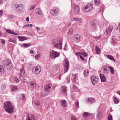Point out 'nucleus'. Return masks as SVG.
<instances>
[{"label": "nucleus", "instance_id": "nucleus-1", "mask_svg": "<svg viewBox=\"0 0 120 120\" xmlns=\"http://www.w3.org/2000/svg\"><path fill=\"white\" fill-rule=\"evenodd\" d=\"M52 44L53 47L60 49H62V40L61 38L57 40H53L52 41Z\"/></svg>", "mask_w": 120, "mask_h": 120}, {"label": "nucleus", "instance_id": "nucleus-2", "mask_svg": "<svg viewBox=\"0 0 120 120\" xmlns=\"http://www.w3.org/2000/svg\"><path fill=\"white\" fill-rule=\"evenodd\" d=\"M4 107L6 111L9 113H11L13 112V107L11 102L8 101L5 103Z\"/></svg>", "mask_w": 120, "mask_h": 120}, {"label": "nucleus", "instance_id": "nucleus-3", "mask_svg": "<svg viewBox=\"0 0 120 120\" xmlns=\"http://www.w3.org/2000/svg\"><path fill=\"white\" fill-rule=\"evenodd\" d=\"M93 8L92 4L91 3H89L82 8V10L84 12H87L91 11Z\"/></svg>", "mask_w": 120, "mask_h": 120}, {"label": "nucleus", "instance_id": "nucleus-4", "mask_svg": "<svg viewBox=\"0 0 120 120\" xmlns=\"http://www.w3.org/2000/svg\"><path fill=\"white\" fill-rule=\"evenodd\" d=\"M60 11V10L58 7H55L51 10L50 13L52 15L56 16L58 15Z\"/></svg>", "mask_w": 120, "mask_h": 120}, {"label": "nucleus", "instance_id": "nucleus-5", "mask_svg": "<svg viewBox=\"0 0 120 120\" xmlns=\"http://www.w3.org/2000/svg\"><path fill=\"white\" fill-rule=\"evenodd\" d=\"M3 64L5 68L8 70L10 69L12 66L10 61L7 59L4 60Z\"/></svg>", "mask_w": 120, "mask_h": 120}, {"label": "nucleus", "instance_id": "nucleus-6", "mask_svg": "<svg viewBox=\"0 0 120 120\" xmlns=\"http://www.w3.org/2000/svg\"><path fill=\"white\" fill-rule=\"evenodd\" d=\"M41 68L39 66L34 67L33 68L32 71L35 74L37 75L39 74L41 71Z\"/></svg>", "mask_w": 120, "mask_h": 120}, {"label": "nucleus", "instance_id": "nucleus-7", "mask_svg": "<svg viewBox=\"0 0 120 120\" xmlns=\"http://www.w3.org/2000/svg\"><path fill=\"white\" fill-rule=\"evenodd\" d=\"M51 57L52 59H55L59 57L60 55V53L57 52L52 50L50 52Z\"/></svg>", "mask_w": 120, "mask_h": 120}, {"label": "nucleus", "instance_id": "nucleus-8", "mask_svg": "<svg viewBox=\"0 0 120 120\" xmlns=\"http://www.w3.org/2000/svg\"><path fill=\"white\" fill-rule=\"evenodd\" d=\"M14 6L15 8L18 9V12L19 13H20V12L23 11V7L22 4H20L17 5L16 4H15Z\"/></svg>", "mask_w": 120, "mask_h": 120}, {"label": "nucleus", "instance_id": "nucleus-9", "mask_svg": "<svg viewBox=\"0 0 120 120\" xmlns=\"http://www.w3.org/2000/svg\"><path fill=\"white\" fill-rule=\"evenodd\" d=\"M64 73L67 72L69 69V63L67 60H65L64 63Z\"/></svg>", "mask_w": 120, "mask_h": 120}, {"label": "nucleus", "instance_id": "nucleus-10", "mask_svg": "<svg viewBox=\"0 0 120 120\" xmlns=\"http://www.w3.org/2000/svg\"><path fill=\"white\" fill-rule=\"evenodd\" d=\"M91 80L93 85H95L96 83L98 82L100 80L98 77L94 76H93L91 77Z\"/></svg>", "mask_w": 120, "mask_h": 120}, {"label": "nucleus", "instance_id": "nucleus-11", "mask_svg": "<svg viewBox=\"0 0 120 120\" xmlns=\"http://www.w3.org/2000/svg\"><path fill=\"white\" fill-rule=\"evenodd\" d=\"M26 120H37V119L34 115L29 114H27Z\"/></svg>", "mask_w": 120, "mask_h": 120}, {"label": "nucleus", "instance_id": "nucleus-12", "mask_svg": "<svg viewBox=\"0 0 120 120\" xmlns=\"http://www.w3.org/2000/svg\"><path fill=\"white\" fill-rule=\"evenodd\" d=\"M35 12L36 15L39 18H41L43 17L41 9L38 8L36 9Z\"/></svg>", "mask_w": 120, "mask_h": 120}, {"label": "nucleus", "instance_id": "nucleus-13", "mask_svg": "<svg viewBox=\"0 0 120 120\" xmlns=\"http://www.w3.org/2000/svg\"><path fill=\"white\" fill-rule=\"evenodd\" d=\"M71 79L72 81L74 82L75 83H77L78 82V79L77 78L76 76V74H71Z\"/></svg>", "mask_w": 120, "mask_h": 120}, {"label": "nucleus", "instance_id": "nucleus-14", "mask_svg": "<svg viewBox=\"0 0 120 120\" xmlns=\"http://www.w3.org/2000/svg\"><path fill=\"white\" fill-rule=\"evenodd\" d=\"M113 27L111 25H109L107 28L106 30V32L107 34H109L111 32L113 29Z\"/></svg>", "mask_w": 120, "mask_h": 120}, {"label": "nucleus", "instance_id": "nucleus-15", "mask_svg": "<svg viewBox=\"0 0 120 120\" xmlns=\"http://www.w3.org/2000/svg\"><path fill=\"white\" fill-rule=\"evenodd\" d=\"M74 42L76 43L79 42V41L80 36L78 34H76L74 36Z\"/></svg>", "mask_w": 120, "mask_h": 120}, {"label": "nucleus", "instance_id": "nucleus-16", "mask_svg": "<svg viewBox=\"0 0 120 120\" xmlns=\"http://www.w3.org/2000/svg\"><path fill=\"white\" fill-rule=\"evenodd\" d=\"M51 86L52 85L50 84L46 85L44 87V90L47 92H48L50 90Z\"/></svg>", "mask_w": 120, "mask_h": 120}, {"label": "nucleus", "instance_id": "nucleus-17", "mask_svg": "<svg viewBox=\"0 0 120 120\" xmlns=\"http://www.w3.org/2000/svg\"><path fill=\"white\" fill-rule=\"evenodd\" d=\"M73 7L74 8L75 13L77 14L79 12V7L75 4H74L73 6Z\"/></svg>", "mask_w": 120, "mask_h": 120}, {"label": "nucleus", "instance_id": "nucleus-18", "mask_svg": "<svg viewBox=\"0 0 120 120\" xmlns=\"http://www.w3.org/2000/svg\"><path fill=\"white\" fill-rule=\"evenodd\" d=\"M97 25L94 22H92L91 24V29L92 30H96Z\"/></svg>", "mask_w": 120, "mask_h": 120}, {"label": "nucleus", "instance_id": "nucleus-19", "mask_svg": "<svg viewBox=\"0 0 120 120\" xmlns=\"http://www.w3.org/2000/svg\"><path fill=\"white\" fill-rule=\"evenodd\" d=\"M62 91L61 93L63 95H66L67 94L66 89L65 86H63L61 87Z\"/></svg>", "mask_w": 120, "mask_h": 120}, {"label": "nucleus", "instance_id": "nucleus-20", "mask_svg": "<svg viewBox=\"0 0 120 120\" xmlns=\"http://www.w3.org/2000/svg\"><path fill=\"white\" fill-rule=\"evenodd\" d=\"M87 101V102L91 104L95 102V99L94 98L90 97L88 98Z\"/></svg>", "mask_w": 120, "mask_h": 120}, {"label": "nucleus", "instance_id": "nucleus-21", "mask_svg": "<svg viewBox=\"0 0 120 120\" xmlns=\"http://www.w3.org/2000/svg\"><path fill=\"white\" fill-rule=\"evenodd\" d=\"M100 76L101 79V82H105L106 81V79L104 75L101 74H100Z\"/></svg>", "mask_w": 120, "mask_h": 120}, {"label": "nucleus", "instance_id": "nucleus-22", "mask_svg": "<svg viewBox=\"0 0 120 120\" xmlns=\"http://www.w3.org/2000/svg\"><path fill=\"white\" fill-rule=\"evenodd\" d=\"M61 105L63 107H66L67 105L66 101L64 100H61L60 101Z\"/></svg>", "mask_w": 120, "mask_h": 120}, {"label": "nucleus", "instance_id": "nucleus-23", "mask_svg": "<svg viewBox=\"0 0 120 120\" xmlns=\"http://www.w3.org/2000/svg\"><path fill=\"white\" fill-rule=\"evenodd\" d=\"M18 38L19 39V41H23L28 39L25 36H18Z\"/></svg>", "mask_w": 120, "mask_h": 120}, {"label": "nucleus", "instance_id": "nucleus-24", "mask_svg": "<svg viewBox=\"0 0 120 120\" xmlns=\"http://www.w3.org/2000/svg\"><path fill=\"white\" fill-rule=\"evenodd\" d=\"M108 67H107L106 66H105L104 67L103 71L105 74H107L109 73V71L108 70Z\"/></svg>", "mask_w": 120, "mask_h": 120}, {"label": "nucleus", "instance_id": "nucleus-25", "mask_svg": "<svg viewBox=\"0 0 120 120\" xmlns=\"http://www.w3.org/2000/svg\"><path fill=\"white\" fill-rule=\"evenodd\" d=\"M6 31L7 32L12 34H14L16 35H19V34L14 32L12 30L10 29H6Z\"/></svg>", "mask_w": 120, "mask_h": 120}, {"label": "nucleus", "instance_id": "nucleus-26", "mask_svg": "<svg viewBox=\"0 0 120 120\" xmlns=\"http://www.w3.org/2000/svg\"><path fill=\"white\" fill-rule=\"evenodd\" d=\"M103 114L101 111H98L97 113V117L99 119H101L102 117Z\"/></svg>", "mask_w": 120, "mask_h": 120}, {"label": "nucleus", "instance_id": "nucleus-27", "mask_svg": "<svg viewBox=\"0 0 120 120\" xmlns=\"http://www.w3.org/2000/svg\"><path fill=\"white\" fill-rule=\"evenodd\" d=\"M95 49L96 53L97 54H100L101 53V50L96 45Z\"/></svg>", "mask_w": 120, "mask_h": 120}, {"label": "nucleus", "instance_id": "nucleus-28", "mask_svg": "<svg viewBox=\"0 0 120 120\" xmlns=\"http://www.w3.org/2000/svg\"><path fill=\"white\" fill-rule=\"evenodd\" d=\"M82 19L81 18H75L74 19V21H78L79 22V24L80 25L82 23Z\"/></svg>", "mask_w": 120, "mask_h": 120}, {"label": "nucleus", "instance_id": "nucleus-29", "mask_svg": "<svg viewBox=\"0 0 120 120\" xmlns=\"http://www.w3.org/2000/svg\"><path fill=\"white\" fill-rule=\"evenodd\" d=\"M11 91H17L18 90V88L16 86H11Z\"/></svg>", "mask_w": 120, "mask_h": 120}, {"label": "nucleus", "instance_id": "nucleus-30", "mask_svg": "<svg viewBox=\"0 0 120 120\" xmlns=\"http://www.w3.org/2000/svg\"><path fill=\"white\" fill-rule=\"evenodd\" d=\"M91 114H90L87 112H84L82 115V116L85 118H86L89 116H90Z\"/></svg>", "mask_w": 120, "mask_h": 120}, {"label": "nucleus", "instance_id": "nucleus-31", "mask_svg": "<svg viewBox=\"0 0 120 120\" xmlns=\"http://www.w3.org/2000/svg\"><path fill=\"white\" fill-rule=\"evenodd\" d=\"M9 39V42H11L15 44H16V41L15 39L12 38H10Z\"/></svg>", "mask_w": 120, "mask_h": 120}, {"label": "nucleus", "instance_id": "nucleus-32", "mask_svg": "<svg viewBox=\"0 0 120 120\" xmlns=\"http://www.w3.org/2000/svg\"><path fill=\"white\" fill-rule=\"evenodd\" d=\"M108 67L109 68V70L111 73L112 74H114V70L113 68L111 66H108Z\"/></svg>", "mask_w": 120, "mask_h": 120}, {"label": "nucleus", "instance_id": "nucleus-33", "mask_svg": "<svg viewBox=\"0 0 120 120\" xmlns=\"http://www.w3.org/2000/svg\"><path fill=\"white\" fill-rule=\"evenodd\" d=\"M83 74L85 77H86L89 74V71L88 70H85L84 71Z\"/></svg>", "mask_w": 120, "mask_h": 120}, {"label": "nucleus", "instance_id": "nucleus-34", "mask_svg": "<svg viewBox=\"0 0 120 120\" xmlns=\"http://www.w3.org/2000/svg\"><path fill=\"white\" fill-rule=\"evenodd\" d=\"M107 57L109 59L112 60L113 61L115 62V60L113 57L111 55H107Z\"/></svg>", "mask_w": 120, "mask_h": 120}, {"label": "nucleus", "instance_id": "nucleus-35", "mask_svg": "<svg viewBox=\"0 0 120 120\" xmlns=\"http://www.w3.org/2000/svg\"><path fill=\"white\" fill-rule=\"evenodd\" d=\"M20 74L21 76L24 75L25 73V71L24 69V68L22 67V68L20 69Z\"/></svg>", "mask_w": 120, "mask_h": 120}, {"label": "nucleus", "instance_id": "nucleus-36", "mask_svg": "<svg viewBox=\"0 0 120 120\" xmlns=\"http://www.w3.org/2000/svg\"><path fill=\"white\" fill-rule=\"evenodd\" d=\"M73 30L71 28L69 29L68 31V34L69 35H72Z\"/></svg>", "mask_w": 120, "mask_h": 120}, {"label": "nucleus", "instance_id": "nucleus-37", "mask_svg": "<svg viewBox=\"0 0 120 120\" xmlns=\"http://www.w3.org/2000/svg\"><path fill=\"white\" fill-rule=\"evenodd\" d=\"M30 45V43H24L22 44V46L25 48H27L29 47Z\"/></svg>", "mask_w": 120, "mask_h": 120}, {"label": "nucleus", "instance_id": "nucleus-38", "mask_svg": "<svg viewBox=\"0 0 120 120\" xmlns=\"http://www.w3.org/2000/svg\"><path fill=\"white\" fill-rule=\"evenodd\" d=\"M4 70L3 67L0 65V73H2L4 72Z\"/></svg>", "mask_w": 120, "mask_h": 120}, {"label": "nucleus", "instance_id": "nucleus-39", "mask_svg": "<svg viewBox=\"0 0 120 120\" xmlns=\"http://www.w3.org/2000/svg\"><path fill=\"white\" fill-rule=\"evenodd\" d=\"M95 5L97 6H98L100 3V0H94Z\"/></svg>", "mask_w": 120, "mask_h": 120}, {"label": "nucleus", "instance_id": "nucleus-40", "mask_svg": "<svg viewBox=\"0 0 120 120\" xmlns=\"http://www.w3.org/2000/svg\"><path fill=\"white\" fill-rule=\"evenodd\" d=\"M114 102L115 103L117 104L119 102V101L116 97H114Z\"/></svg>", "mask_w": 120, "mask_h": 120}, {"label": "nucleus", "instance_id": "nucleus-41", "mask_svg": "<svg viewBox=\"0 0 120 120\" xmlns=\"http://www.w3.org/2000/svg\"><path fill=\"white\" fill-rule=\"evenodd\" d=\"M60 65V64L58 63L55 65V67L56 69V70L57 71L59 69V68Z\"/></svg>", "mask_w": 120, "mask_h": 120}, {"label": "nucleus", "instance_id": "nucleus-42", "mask_svg": "<svg viewBox=\"0 0 120 120\" xmlns=\"http://www.w3.org/2000/svg\"><path fill=\"white\" fill-rule=\"evenodd\" d=\"M36 83L34 81H32L30 83V85L33 87H34L36 86Z\"/></svg>", "mask_w": 120, "mask_h": 120}, {"label": "nucleus", "instance_id": "nucleus-43", "mask_svg": "<svg viewBox=\"0 0 120 120\" xmlns=\"http://www.w3.org/2000/svg\"><path fill=\"white\" fill-rule=\"evenodd\" d=\"M34 102L35 104L37 106H38L40 105V102L38 100H36Z\"/></svg>", "mask_w": 120, "mask_h": 120}, {"label": "nucleus", "instance_id": "nucleus-44", "mask_svg": "<svg viewBox=\"0 0 120 120\" xmlns=\"http://www.w3.org/2000/svg\"><path fill=\"white\" fill-rule=\"evenodd\" d=\"M35 5H33L30 6V8L29 9V10H32L33 9H34L35 7Z\"/></svg>", "mask_w": 120, "mask_h": 120}, {"label": "nucleus", "instance_id": "nucleus-45", "mask_svg": "<svg viewBox=\"0 0 120 120\" xmlns=\"http://www.w3.org/2000/svg\"><path fill=\"white\" fill-rule=\"evenodd\" d=\"M79 103L78 101H76L75 103V106L76 109L79 108Z\"/></svg>", "mask_w": 120, "mask_h": 120}, {"label": "nucleus", "instance_id": "nucleus-46", "mask_svg": "<svg viewBox=\"0 0 120 120\" xmlns=\"http://www.w3.org/2000/svg\"><path fill=\"white\" fill-rule=\"evenodd\" d=\"M112 116L109 114L108 116V120H112Z\"/></svg>", "mask_w": 120, "mask_h": 120}, {"label": "nucleus", "instance_id": "nucleus-47", "mask_svg": "<svg viewBox=\"0 0 120 120\" xmlns=\"http://www.w3.org/2000/svg\"><path fill=\"white\" fill-rule=\"evenodd\" d=\"M20 98H21V100H23L25 98V96L24 95H21L20 96Z\"/></svg>", "mask_w": 120, "mask_h": 120}, {"label": "nucleus", "instance_id": "nucleus-48", "mask_svg": "<svg viewBox=\"0 0 120 120\" xmlns=\"http://www.w3.org/2000/svg\"><path fill=\"white\" fill-rule=\"evenodd\" d=\"M14 80L17 82H19V81L18 79L17 78H15L14 79Z\"/></svg>", "mask_w": 120, "mask_h": 120}, {"label": "nucleus", "instance_id": "nucleus-49", "mask_svg": "<svg viewBox=\"0 0 120 120\" xmlns=\"http://www.w3.org/2000/svg\"><path fill=\"white\" fill-rule=\"evenodd\" d=\"M81 54H82L84 56L86 57L87 55V54L86 53L82 52L81 53Z\"/></svg>", "mask_w": 120, "mask_h": 120}, {"label": "nucleus", "instance_id": "nucleus-50", "mask_svg": "<svg viewBox=\"0 0 120 120\" xmlns=\"http://www.w3.org/2000/svg\"><path fill=\"white\" fill-rule=\"evenodd\" d=\"M39 56V55L38 54L35 55V57L36 59H38Z\"/></svg>", "mask_w": 120, "mask_h": 120}, {"label": "nucleus", "instance_id": "nucleus-51", "mask_svg": "<svg viewBox=\"0 0 120 120\" xmlns=\"http://www.w3.org/2000/svg\"><path fill=\"white\" fill-rule=\"evenodd\" d=\"M35 52L34 50H31L30 52V54H34Z\"/></svg>", "mask_w": 120, "mask_h": 120}, {"label": "nucleus", "instance_id": "nucleus-52", "mask_svg": "<svg viewBox=\"0 0 120 120\" xmlns=\"http://www.w3.org/2000/svg\"><path fill=\"white\" fill-rule=\"evenodd\" d=\"M20 79L23 82H25V80L22 77L20 78Z\"/></svg>", "mask_w": 120, "mask_h": 120}, {"label": "nucleus", "instance_id": "nucleus-53", "mask_svg": "<svg viewBox=\"0 0 120 120\" xmlns=\"http://www.w3.org/2000/svg\"><path fill=\"white\" fill-rule=\"evenodd\" d=\"M73 88L75 90H76L77 89V87L74 84L73 85Z\"/></svg>", "mask_w": 120, "mask_h": 120}, {"label": "nucleus", "instance_id": "nucleus-54", "mask_svg": "<svg viewBox=\"0 0 120 120\" xmlns=\"http://www.w3.org/2000/svg\"><path fill=\"white\" fill-rule=\"evenodd\" d=\"M71 120H77L76 119L75 117L74 116H72L71 118Z\"/></svg>", "mask_w": 120, "mask_h": 120}, {"label": "nucleus", "instance_id": "nucleus-55", "mask_svg": "<svg viewBox=\"0 0 120 120\" xmlns=\"http://www.w3.org/2000/svg\"><path fill=\"white\" fill-rule=\"evenodd\" d=\"M3 14V11L2 10H0V17H1Z\"/></svg>", "mask_w": 120, "mask_h": 120}, {"label": "nucleus", "instance_id": "nucleus-56", "mask_svg": "<svg viewBox=\"0 0 120 120\" xmlns=\"http://www.w3.org/2000/svg\"><path fill=\"white\" fill-rule=\"evenodd\" d=\"M79 56L80 57V58L82 60L84 61V59L83 57H82L81 55H79Z\"/></svg>", "mask_w": 120, "mask_h": 120}, {"label": "nucleus", "instance_id": "nucleus-57", "mask_svg": "<svg viewBox=\"0 0 120 120\" xmlns=\"http://www.w3.org/2000/svg\"><path fill=\"white\" fill-rule=\"evenodd\" d=\"M81 53L80 52H77L75 53V55L77 56H78L80 54H81Z\"/></svg>", "mask_w": 120, "mask_h": 120}, {"label": "nucleus", "instance_id": "nucleus-58", "mask_svg": "<svg viewBox=\"0 0 120 120\" xmlns=\"http://www.w3.org/2000/svg\"><path fill=\"white\" fill-rule=\"evenodd\" d=\"M1 42L3 44H5V41L4 40H3L2 41H1Z\"/></svg>", "mask_w": 120, "mask_h": 120}, {"label": "nucleus", "instance_id": "nucleus-59", "mask_svg": "<svg viewBox=\"0 0 120 120\" xmlns=\"http://www.w3.org/2000/svg\"><path fill=\"white\" fill-rule=\"evenodd\" d=\"M37 29V31H39L40 30V28L38 27H36Z\"/></svg>", "mask_w": 120, "mask_h": 120}, {"label": "nucleus", "instance_id": "nucleus-60", "mask_svg": "<svg viewBox=\"0 0 120 120\" xmlns=\"http://www.w3.org/2000/svg\"><path fill=\"white\" fill-rule=\"evenodd\" d=\"M103 8H104L103 7H101L100 8L101 10L100 11H101V10H102V12L103 11Z\"/></svg>", "mask_w": 120, "mask_h": 120}, {"label": "nucleus", "instance_id": "nucleus-61", "mask_svg": "<svg viewBox=\"0 0 120 120\" xmlns=\"http://www.w3.org/2000/svg\"><path fill=\"white\" fill-rule=\"evenodd\" d=\"M29 17H27L26 18V20L27 22L29 21Z\"/></svg>", "mask_w": 120, "mask_h": 120}, {"label": "nucleus", "instance_id": "nucleus-62", "mask_svg": "<svg viewBox=\"0 0 120 120\" xmlns=\"http://www.w3.org/2000/svg\"><path fill=\"white\" fill-rule=\"evenodd\" d=\"M3 2V0H0V4H2Z\"/></svg>", "mask_w": 120, "mask_h": 120}, {"label": "nucleus", "instance_id": "nucleus-63", "mask_svg": "<svg viewBox=\"0 0 120 120\" xmlns=\"http://www.w3.org/2000/svg\"><path fill=\"white\" fill-rule=\"evenodd\" d=\"M117 93L119 94L120 96V91H118L117 92Z\"/></svg>", "mask_w": 120, "mask_h": 120}, {"label": "nucleus", "instance_id": "nucleus-64", "mask_svg": "<svg viewBox=\"0 0 120 120\" xmlns=\"http://www.w3.org/2000/svg\"><path fill=\"white\" fill-rule=\"evenodd\" d=\"M32 24H29V27H32Z\"/></svg>", "mask_w": 120, "mask_h": 120}]
</instances>
